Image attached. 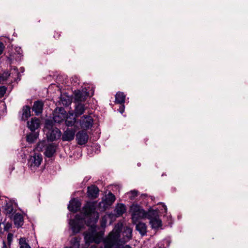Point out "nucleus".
<instances>
[{"instance_id":"1","label":"nucleus","mask_w":248,"mask_h":248,"mask_svg":"<svg viewBox=\"0 0 248 248\" xmlns=\"http://www.w3.org/2000/svg\"><path fill=\"white\" fill-rule=\"evenodd\" d=\"M95 203L87 202L83 206L81 215L76 216L74 219L69 221L72 231L77 233L80 232L84 223L90 226L88 231L84 233L85 242L87 244L92 243L99 244L103 241L104 246L93 245L90 248H120L121 246L128 242L132 238V229L128 227L124 228L121 237V232L122 224L118 223L108 234L103 239V232H97L96 223L98 218V214L95 212Z\"/></svg>"},{"instance_id":"2","label":"nucleus","mask_w":248,"mask_h":248,"mask_svg":"<svg viewBox=\"0 0 248 248\" xmlns=\"http://www.w3.org/2000/svg\"><path fill=\"white\" fill-rule=\"evenodd\" d=\"M132 219L134 223H136L139 219L148 217V212H145L140 206L133 204L130 207Z\"/></svg>"},{"instance_id":"3","label":"nucleus","mask_w":248,"mask_h":248,"mask_svg":"<svg viewBox=\"0 0 248 248\" xmlns=\"http://www.w3.org/2000/svg\"><path fill=\"white\" fill-rule=\"evenodd\" d=\"M148 218L150 220V224L153 229L156 230L161 227L162 221L159 218L158 212L157 211H149Z\"/></svg>"},{"instance_id":"4","label":"nucleus","mask_w":248,"mask_h":248,"mask_svg":"<svg viewBox=\"0 0 248 248\" xmlns=\"http://www.w3.org/2000/svg\"><path fill=\"white\" fill-rule=\"evenodd\" d=\"M15 50V52H12L13 50L10 48L8 50V56L7 57L10 64L12 63L14 60L18 61L21 60V57L22 54L21 48L20 47H16Z\"/></svg>"},{"instance_id":"5","label":"nucleus","mask_w":248,"mask_h":248,"mask_svg":"<svg viewBox=\"0 0 248 248\" xmlns=\"http://www.w3.org/2000/svg\"><path fill=\"white\" fill-rule=\"evenodd\" d=\"M12 72L9 73L8 71H4L2 74H1V82L2 81H5L6 84L11 83L13 80L12 78H15L16 77L18 76L19 73L18 69L14 67L13 69H11Z\"/></svg>"},{"instance_id":"6","label":"nucleus","mask_w":248,"mask_h":248,"mask_svg":"<svg viewBox=\"0 0 248 248\" xmlns=\"http://www.w3.org/2000/svg\"><path fill=\"white\" fill-rule=\"evenodd\" d=\"M42 155L40 154L35 153L31 156L28 161V165L32 170H35L42 162Z\"/></svg>"},{"instance_id":"7","label":"nucleus","mask_w":248,"mask_h":248,"mask_svg":"<svg viewBox=\"0 0 248 248\" xmlns=\"http://www.w3.org/2000/svg\"><path fill=\"white\" fill-rule=\"evenodd\" d=\"M93 122V119L91 116L84 115L80 119V124L82 128L88 129L92 127Z\"/></svg>"},{"instance_id":"8","label":"nucleus","mask_w":248,"mask_h":248,"mask_svg":"<svg viewBox=\"0 0 248 248\" xmlns=\"http://www.w3.org/2000/svg\"><path fill=\"white\" fill-rule=\"evenodd\" d=\"M89 136L86 131L81 130L78 132L76 135V140L80 145L85 144L88 141Z\"/></svg>"},{"instance_id":"9","label":"nucleus","mask_w":248,"mask_h":248,"mask_svg":"<svg viewBox=\"0 0 248 248\" xmlns=\"http://www.w3.org/2000/svg\"><path fill=\"white\" fill-rule=\"evenodd\" d=\"M116 198L115 195L111 192H109L105 196V199L103 200L101 203L105 209L108 208L110 206L115 202Z\"/></svg>"},{"instance_id":"10","label":"nucleus","mask_w":248,"mask_h":248,"mask_svg":"<svg viewBox=\"0 0 248 248\" xmlns=\"http://www.w3.org/2000/svg\"><path fill=\"white\" fill-rule=\"evenodd\" d=\"M89 96V93L86 91H75V100L78 102L84 101L87 97Z\"/></svg>"},{"instance_id":"11","label":"nucleus","mask_w":248,"mask_h":248,"mask_svg":"<svg viewBox=\"0 0 248 248\" xmlns=\"http://www.w3.org/2000/svg\"><path fill=\"white\" fill-rule=\"evenodd\" d=\"M61 131L56 127L50 130L46 134L48 140L51 141L59 139L61 137Z\"/></svg>"},{"instance_id":"12","label":"nucleus","mask_w":248,"mask_h":248,"mask_svg":"<svg viewBox=\"0 0 248 248\" xmlns=\"http://www.w3.org/2000/svg\"><path fill=\"white\" fill-rule=\"evenodd\" d=\"M81 205V202L76 199L71 200L68 206V209L69 211L76 212L80 209Z\"/></svg>"},{"instance_id":"13","label":"nucleus","mask_w":248,"mask_h":248,"mask_svg":"<svg viewBox=\"0 0 248 248\" xmlns=\"http://www.w3.org/2000/svg\"><path fill=\"white\" fill-rule=\"evenodd\" d=\"M76 130L74 128H67L65 130L62 136V140L63 141H71L74 139Z\"/></svg>"},{"instance_id":"14","label":"nucleus","mask_w":248,"mask_h":248,"mask_svg":"<svg viewBox=\"0 0 248 248\" xmlns=\"http://www.w3.org/2000/svg\"><path fill=\"white\" fill-rule=\"evenodd\" d=\"M6 204L3 206V212L6 216L11 218L13 215L14 210L13 203L10 201L5 200Z\"/></svg>"},{"instance_id":"15","label":"nucleus","mask_w":248,"mask_h":248,"mask_svg":"<svg viewBox=\"0 0 248 248\" xmlns=\"http://www.w3.org/2000/svg\"><path fill=\"white\" fill-rule=\"evenodd\" d=\"M99 189L97 187L92 186L88 187L87 194L89 198L94 199L98 197Z\"/></svg>"},{"instance_id":"16","label":"nucleus","mask_w":248,"mask_h":248,"mask_svg":"<svg viewBox=\"0 0 248 248\" xmlns=\"http://www.w3.org/2000/svg\"><path fill=\"white\" fill-rule=\"evenodd\" d=\"M44 106V103L41 101H37L34 103L32 109L36 115L41 114L42 112Z\"/></svg>"},{"instance_id":"17","label":"nucleus","mask_w":248,"mask_h":248,"mask_svg":"<svg viewBox=\"0 0 248 248\" xmlns=\"http://www.w3.org/2000/svg\"><path fill=\"white\" fill-rule=\"evenodd\" d=\"M40 125V120L36 118H32L31 121L28 122V126L31 131H33L37 129Z\"/></svg>"},{"instance_id":"18","label":"nucleus","mask_w":248,"mask_h":248,"mask_svg":"<svg viewBox=\"0 0 248 248\" xmlns=\"http://www.w3.org/2000/svg\"><path fill=\"white\" fill-rule=\"evenodd\" d=\"M14 222L16 227H21L24 223L23 215L20 213L16 214L14 217Z\"/></svg>"},{"instance_id":"19","label":"nucleus","mask_w":248,"mask_h":248,"mask_svg":"<svg viewBox=\"0 0 248 248\" xmlns=\"http://www.w3.org/2000/svg\"><path fill=\"white\" fill-rule=\"evenodd\" d=\"M56 152V147L53 144H49L46 146L44 155L47 157H52Z\"/></svg>"},{"instance_id":"20","label":"nucleus","mask_w":248,"mask_h":248,"mask_svg":"<svg viewBox=\"0 0 248 248\" xmlns=\"http://www.w3.org/2000/svg\"><path fill=\"white\" fill-rule=\"evenodd\" d=\"M76 122L75 116L73 113L69 112L67 115L65 123L67 126H72L74 125Z\"/></svg>"},{"instance_id":"21","label":"nucleus","mask_w":248,"mask_h":248,"mask_svg":"<svg viewBox=\"0 0 248 248\" xmlns=\"http://www.w3.org/2000/svg\"><path fill=\"white\" fill-rule=\"evenodd\" d=\"M126 211V207L124 204L118 203L116 205L114 212L117 217L122 216Z\"/></svg>"},{"instance_id":"22","label":"nucleus","mask_w":248,"mask_h":248,"mask_svg":"<svg viewBox=\"0 0 248 248\" xmlns=\"http://www.w3.org/2000/svg\"><path fill=\"white\" fill-rule=\"evenodd\" d=\"M136 229L137 230L141 235H144L147 232V226L146 224L142 222H139L136 227Z\"/></svg>"},{"instance_id":"23","label":"nucleus","mask_w":248,"mask_h":248,"mask_svg":"<svg viewBox=\"0 0 248 248\" xmlns=\"http://www.w3.org/2000/svg\"><path fill=\"white\" fill-rule=\"evenodd\" d=\"M85 110V106L84 105L78 103L75 106V113L76 116H79L84 112Z\"/></svg>"},{"instance_id":"24","label":"nucleus","mask_w":248,"mask_h":248,"mask_svg":"<svg viewBox=\"0 0 248 248\" xmlns=\"http://www.w3.org/2000/svg\"><path fill=\"white\" fill-rule=\"evenodd\" d=\"M125 95L123 92H119L115 95V103L123 104L124 103Z\"/></svg>"},{"instance_id":"25","label":"nucleus","mask_w":248,"mask_h":248,"mask_svg":"<svg viewBox=\"0 0 248 248\" xmlns=\"http://www.w3.org/2000/svg\"><path fill=\"white\" fill-rule=\"evenodd\" d=\"M31 116V109L30 107L26 106L23 107L22 109V115L21 119L23 121H26Z\"/></svg>"},{"instance_id":"26","label":"nucleus","mask_w":248,"mask_h":248,"mask_svg":"<svg viewBox=\"0 0 248 248\" xmlns=\"http://www.w3.org/2000/svg\"><path fill=\"white\" fill-rule=\"evenodd\" d=\"M38 136L37 132L31 133L27 136V141L29 143H32L38 138Z\"/></svg>"},{"instance_id":"27","label":"nucleus","mask_w":248,"mask_h":248,"mask_svg":"<svg viewBox=\"0 0 248 248\" xmlns=\"http://www.w3.org/2000/svg\"><path fill=\"white\" fill-rule=\"evenodd\" d=\"M80 238L79 237H74L70 241V247L72 248H79Z\"/></svg>"},{"instance_id":"28","label":"nucleus","mask_w":248,"mask_h":248,"mask_svg":"<svg viewBox=\"0 0 248 248\" xmlns=\"http://www.w3.org/2000/svg\"><path fill=\"white\" fill-rule=\"evenodd\" d=\"M19 248H31L25 237H21L19 240Z\"/></svg>"},{"instance_id":"29","label":"nucleus","mask_w":248,"mask_h":248,"mask_svg":"<svg viewBox=\"0 0 248 248\" xmlns=\"http://www.w3.org/2000/svg\"><path fill=\"white\" fill-rule=\"evenodd\" d=\"M65 119V115L62 113L56 114L53 117L54 121L58 123L62 122Z\"/></svg>"},{"instance_id":"30","label":"nucleus","mask_w":248,"mask_h":248,"mask_svg":"<svg viewBox=\"0 0 248 248\" xmlns=\"http://www.w3.org/2000/svg\"><path fill=\"white\" fill-rule=\"evenodd\" d=\"M46 146V142L45 140H43L39 142L37 144L35 149L38 151H42L44 148Z\"/></svg>"},{"instance_id":"31","label":"nucleus","mask_w":248,"mask_h":248,"mask_svg":"<svg viewBox=\"0 0 248 248\" xmlns=\"http://www.w3.org/2000/svg\"><path fill=\"white\" fill-rule=\"evenodd\" d=\"M131 200L135 199L138 195V191L136 190H131L126 193Z\"/></svg>"},{"instance_id":"32","label":"nucleus","mask_w":248,"mask_h":248,"mask_svg":"<svg viewBox=\"0 0 248 248\" xmlns=\"http://www.w3.org/2000/svg\"><path fill=\"white\" fill-rule=\"evenodd\" d=\"M13 234L9 233L8 234L7 237V245L9 247H10L12 242L13 241Z\"/></svg>"},{"instance_id":"33","label":"nucleus","mask_w":248,"mask_h":248,"mask_svg":"<svg viewBox=\"0 0 248 248\" xmlns=\"http://www.w3.org/2000/svg\"><path fill=\"white\" fill-rule=\"evenodd\" d=\"M52 122H51L50 121H46L45 127L47 129H48L49 128H52Z\"/></svg>"},{"instance_id":"34","label":"nucleus","mask_w":248,"mask_h":248,"mask_svg":"<svg viewBox=\"0 0 248 248\" xmlns=\"http://www.w3.org/2000/svg\"><path fill=\"white\" fill-rule=\"evenodd\" d=\"M12 227V224L10 223H7L4 225V229L5 231H8Z\"/></svg>"},{"instance_id":"35","label":"nucleus","mask_w":248,"mask_h":248,"mask_svg":"<svg viewBox=\"0 0 248 248\" xmlns=\"http://www.w3.org/2000/svg\"><path fill=\"white\" fill-rule=\"evenodd\" d=\"M7 88L5 86H1V97L6 93Z\"/></svg>"},{"instance_id":"36","label":"nucleus","mask_w":248,"mask_h":248,"mask_svg":"<svg viewBox=\"0 0 248 248\" xmlns=\"http://www.w3.org/2000/svg\"><path fill=\"white\" fill-rule=\"evenodd\" d=\"M124 105H122L119 108V111L121 113H123L124 111Z\"/></svg>"},{"instance_id":"37","label":"nucleus","mask_w":248,"mask_h":248,"mask_svg":"<svg viewBox=\"0 0 248 248\" xmlns=\"http://www.w3.org/2000/svg\"><path fill=\"white\" fill-rule=\"evenodd\" d=\"M106 223V219L105 218V217H103L102 219V223H101V225L102 226H104V225H105Z\"/></svg>"},{"instance_id":"38","label":"nucleus","mask_w":248,"mask_h":248,"mask_svg":"<svg viewBox=\"0 0 248 248\" xmlns=\"http://www.w3.org/2000/svg\"><path fill=\"white\" fill-rule=\"evenodd\" d=\"M120 248H132L129 245H125L124 246H123V247H120Z\"/></svg>"},{"instance_id":"39","label":"nucleus","mask_w":248,"mask_h":248,"mask_svg":"<svg viewBox=\"0 0 248 248\" xmlns=\"http://www.w3.org/2000/svg\"><path fill=\"white\" fill-rule=\"evenodd\" d=\"M2 248H8L4 241L3 242V247Z\"/></svg>"},{"instance_id":"40","label":"nucleus","mask_w":248,"mask_h":248,"mask_svg":"<svg viewBox=\"0 0 248 248\" xmlns=\"http://www.w3.org/2000/svg\"><path fill=\"white\" fill-rule=\"evenodd\" d=\"M3 47L4 46H3V44L1 43V46H0V48H1V54L2 53Z\"/></svg>"},{"instance_id":"41","label":"nucleus","mask_w":248,"mask_h":248,"mask_svg":"<svg viewBox=\"0 0 248 248\" xmlns=\"http://www.w3.org/2000/svg\"><path fill=\"white\" fill-rule=\"evenodd\" d=\"M163 207L164 208L165 211H166L167 210V207L165 205H163Z\"/></svg>"},{"instance_id":"42","label":"nucleus","mask_w":248,"mask_h":248,"mask_svg":"<svg viewBox=\"0 0 248 248\" xmlns=\"http://www.w3.org/2000/svg\"><path fill=\"white\" fill-rule=\"evenodd\" d=\"M3 106H4V107L5 108L6 107H5V104H3Z\"/></svg>"}]
</instances>
